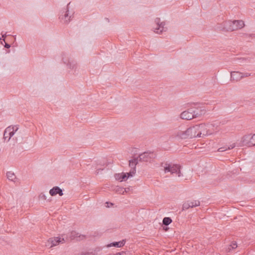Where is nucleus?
Here are the masks:
<instances>
[{
    "label": "nucleus",
    "instance_id": "bb28decb",
    "mask_svg": "<svg viewBox=\"0 0 255 255\" xmlns=\"http://www.w3.org/2000/svg\"><path fill=\"white\" fill-rule=\"evenodd\" d=\"M251 74L249 73H242L243 78L251 76Z\"/></svg>",
    "mask_w": 255,
    "mask_h": 255
},
{
    "label": "nucleus",
    "instance_id": "4be33fe9",
    "mask_svg": "<svg viewBox=\"0 0 255 255\" xmlns=\"http://www.w3.org/2000/svg\"><path fill=\"white\" fill-rule=\"evenodd\" d=\"M189 204H190V208H193L194 207H197L200 206V202L198 200L194 201H188Z\"/></svg>",
    "mask_w": 255,
    "mask_h": 255
},
{
    "label": "nucleus",
    "instance_id": "4c0bfd02",
    "mask_svg": "<svg viewBox=\"0 0 255 255\" xmlns=\"http://www.w3.org/2000/svg\"><path fill=\"white\" fill-rule=\"evenodd\" d=\"M106 204H107L108 205L109 204V202H106Z\"/></svg>",
    "mask_w": 255,
    "mask_h": 255
},
{
    "label": "nucleus",
    "instance_id": "f03ea898",
    "mask_svg": "<svg viewBox=\"0 0 255 255\" xmlns=\"http://www.w3.org/2000/svg\"><path fill=\"white\" fill-rule=\"evenodd\" d=\"M61 57L63 63L66 65L68 68L74 71L73 74H77L78 73L76 72V69L77 68L76 62L70 58L69 55L67 53H62Z\"/></svg>",
    "mask_w": 255,
    "mask_h": 255
},
{
    "label": "nucleus",
    "instance_id": "0eeeda50",
    "mask_svg": "<svg viewBox=\"0 0 255 255\" xmlns=\"http://www.w3.org/2000/svg\"><path fill=\"white\" fill-rule=\"evenodd\" d=\"M154 22L155 26L153 27V30L155 33L161 34L167 30V28L165 26V22H161L159 18H156Z\"/></svg>",
    "mask_w": 255,
    "mask_h": 255
},
{
    "label": "nucleus",
    "instance_id": "6e6552de",
    "mask_svg": "<svg viewBox=\"0 0 255 255\" xmlns=\"http://www.w3.org/2000/svg\"><path fill=\"white\" fill-rule=\"evenodd\" d=\"M18 128L17 126H9L5 128L3 133V139L5 141H9L11 137L17 131Z\"/></svg>",
    "mask_w": 255,
    "mask_h": 255
},
{
    "label": "nucleus",
    "instance_id": "393cba45",
    "mask_svg": "<svg viewBox=\"0 0 255 255\" xmlns=\"http://www.w3.org/2000/svg\"><path fill=\"white\" fill-rule=\"evenodd\" d=\"M190 208V204L188 201L185 202L182 205V210H186Z\"/></svg>",
    "mask_w": 255,
    "mask_h": 255
},
{
    "label": "nucleus",
    "instance_id": "2f4dec72",
    "mask_svg": "<svg viewBox=\"0 0 255 255\" xmlns=\"http://www.w3.org/2000/svg\"><path fill=\"white\" fill-rule=\"evenodd\" d=\"M123 253H124V252H118V253H117L116 254H114L113 255H122V254Z\"/></svg>",
    "mask_w": 255,
    "mask_h": 255
},
{
    "label": "nucleus",
    "instance_id": "473e14b6",
    "mask_svg": "<svg viewBox=\"0 0 255 255\" xmlns=\"http://www.w3.org/2000/svg\"><path fill=\"white\" fill-rule=\"evenodd\" d=\"M40 196V197L43 198L44 199H46L45 196L44 194H41Z\"/></svg>",
    "mask_w": 255,
    "mask_h": 255
},
{
    "label": "nucleus",
    "instance_id": "423d86ee",
    "mask_svg": "<svg viewBox=\"0 0 255 255\" xmlns=\"http://www.w3.org/2000/svg\"><path fill=\"white\" fill-rule=\"evenodd\" d=\"M156 157V154L153 151H145L140 154L137 157L139 161L151 162Z\"/></svg>",
    "mask_w": 255,
    "mask_h": 255
},
{
    "label": "nucleus",
    "instance_id": "20e7f679",
    "mask_svg": "<svg viewBox=\"0 0 255 255\" xmlns=\"http://www.w3.org/2000/svg\"><path fill=\"white\" fill-rule=\"evenodd\" d=\"M213 127L212 124H200L198 125L199 137L212 134L213 133Z\"/></svg>",
    "mask_w": 255,
    "mask_h": 255
},
{
    "label": "nucleus",
    "instance_id": "9d476101",
    "mask_svg": "<svg viewBox=\"0 0 255 255\" xmlns=\"http://www.w3.org/2000/svg\"><path fill=\"white\" fill-rule=\"evenodd\" d=\"M232 21H225L221 24H218L217 28L219 30L229 31H232Z\"/></svg>",
    "mask_w": 255,
    "mask_h": 255
},
{
    "label": "nucleus",
    "instance_id": "e433bc0d",
    "mask_svg": "<svg viewBox=\"0 0 255 255\" xmlns=\"http://www.w3.org/2000/svg\"><path fill=\"white\" fill-rule=\"evenodd\" d=\"M110 204L111 205H113V203H110Z\"/></svg>",
    "mask_w": 255,
    "mask_h": 255
},
{
    "label": "nucleus",
    "instance_id": "b1692460",
    "mask_svg": "<svg viewBox=\"0 0 255 255\" xmlns=\"http://www.w3.org/2000/svg\"><path fill=\"white\" fill-rule=\"evenodd\" d=\"M237 247V244L236 242H233L228 248V252H230L231 250L236 249Z\"/></svg>",
    "mask_w": 255,
    "mask_h": 255
},
{
    "label": "nucleus",
    "instance_id": "7ed1b4c3",
    "mask_svg": "<svg viewBox=\"0 0 255 255\" xmlns=\"http://www.w3.org/2000/svg\"><path fill=\"white\" fill-rule=\"evenodd\" d=\"M161 166L164 167L165 173L170 172L171 174L176 173L178 177L182 176L180 171L181 166L179 164L166 162L164 163V165H163V163H162Z\"/></svg>",
    "mask_w": 255,
    "mask_h": 255
},
{
    "label": "nucleus",
    "instance_id": "412c9836",
    "mask_svg": "<svg viewBox=\"0 0 255 255\" xmlns=\"http://www.w3.org/2000/svg\"><path fill=\"white\" fill-rule=\"evenodd\" d=\"M235 146H236L235 143H233V144L230 145V146H228V147H220L218 149V151L219 152H223L224 151L227 150V149H233V148H234L235 147Z\"/></svg>",
    "mask_w": 255,
    "mask_h": 255
},
{
    "label": "nucleus",
    "instance_id": "72a5a7b5",
    "mask_svg": "<svg viewBox=\"0 0 255 255\" xmlns=\"http://www.w3.org/2000/svg\"><path fill=\"white\" fill-rule=\"evenodd\" d=\"M129 190V188H127L125 189V192H128V191Z\"/></svg>",
    "mask_w": 255,
    "mask_h": 255
},
{
    "label": "nucleus",
    "instance_id": "1a4fd4ad",
    "mask_svg": "<svg viewBox=\"0 0 255 255\" xmlns=\"http://www.w3.org/2000/svg\"><path fill=\"white\" fill-rule=\"evenodd\" d=\"M64 242V238H60L59 237H53L49 239V240L46 243L45 246L48 248H51L58 245L60 243H63Z\"/></svg>",
    "mask_w": 255,
    "mask_h": 255
},
{
    "label": "nucleus",
    "instance_id": "f257e3e1",
    "mask_svg": "<svg viewBox=\"0 0 255 255\" xmlns=\"http://www.w3.org/2000/svg\"><path fill=\"white\" fill-rule=\"evenodd\" d=\"M205 113V110L200 108L192 107L183 112L180 114V118L186 120H190L200 117Z\"/></svg>",
    "mask_w": 255,
    "mask_h": 255
},
{
    "label": "nucleus",
    "instance_id": "cd10ccee",
    "mask_svg": "<svg viewBox=\"0 0 255 255\" xmlns=\"http://www.w3.org/2000/svg\"><path fill=\"white\" fill-rule=\"evenodd\" d=\"M81 255H95V254H93V252H87L82 253Z\"/></svg>",
    "mask_w": 255,
    "mask_h": 255
},
{
    "label": "nucleus",
    "instance_id": "a878e982",
    "mask_svg": "<svg viewBox=\"0 0 255 255\" xmlns=\"http://www.w3.org/2000/svg\"><path fill=\"white\" fill-rule=\"evenodd\" d=\"M241 61V63H243L244 61H250V59L249 58H242L239 59Z\"/></svg>",
    "mask_w": 255,
    "mask_h": 255
},
{
    "label": "nucleus",
    "instance_id": "9b49d317",
    "mask_svg": "<svg viewBox=\"0 0 255 255\" xmlns=\"http://www.w3.org/2000/svg\"><path fill=\"white\" fill-rule=\"evenodd\" d=\"M139 159L137 157L129 160V166L131 168L129 172V176H133L135 174L136 172V165Z\"/></svg>",
    "mask_w": 255,
    "mask_h": 255
},
{
    "label": "nucleus",
    "instance_id": "4468645a",
    "mask_svg": "<svg viewBox=\"0 0 255 255\" xmlns=\"http://www.w3.org/2000/svg\"><path fill=\"white\" fill-rule=\"evenodd\" d=\"M245 25L244 22L241 20H235L232 21V31L236 30L243 28Z\"/></svg>",
    "mask_w": 255,
    "mask_h": 255
},
{
    "label": "nucleus",
    "instance_id": "7c9ffc66",
    "mask_svg": "<svg viewBox=\"0 0 255 255\" xmlns=\"http://www.w3.org/2000/svg\"><path fill=\"white\" fill-rule=\"evenodd\" d=\"M245 35H246V36L248 37H255V34H250V35H248L247 34H245Z\"/></svg>",
    "mask_w": 255,
    "mask_h": 255
},
{
    "label": "nucleus",
    "instance_id": "f3484780",
    "mask_svg": "<svg viewBox=\"0 0 255 255\" xmlns=\"http://www.w3.org/2000/svg\"><path fill=\"white\" fill-rule=\"evenodd\" d=\"M176 135L182 139L189 138V132H187V128L185 130H182L181 128L180 130H178L177 131Z\"/></svg>",
    "mask_w": 255,
    "mask_h": 255
},
{
    "label": "nucleus",
    "instance_id": "aec40b11",
    "mask_svg": "<svg viewBox=\"0 0 255 255\" xmlns=\"http://www.w3.org/2000/svg\"><path fill=\"white\" fill-rule=\"evenodd\" d=\"M6 176L9 180L13 181L14 183L16 182L17 178L13 172H12L11 171L7 172Z\"/></svg>",
    "mask_w": 255,
    "mask_h": 255
},
{
    "label": "nucleus",
    "instance_id": "dca6fc26",
    "mask_svg": "<svg viewBox=\"0 0 255 255\" xmlns=\"http://www.w3.org/2000/svg\"><path fill=\"white\" fill-rule=\"evenodd\" d=\"M132 177V176H129V173H124L122 172L121 174H116L115 178L117 180L121 181L127 180L129 177Z\"/></svg>",
    "mask_w": 255,
    "mask_h": 255
},
{
    "label": "nucleus",
    "instance_id": "39448f33",
    "mask_svg": "<svg viewBox=\"0 0 255 255\" xmlns=\"http://www.w3.org/2000/svg\"><path fill=\"white\" fill-rule=\"evenodd\" d=\"M70 4V2L67 4L66 8L63 9L60 12L59 18L60 21L63 23H68L71 21L73 15V13L70 14L69 12V6Z\"/></svg>",
    "mask_w": 255,
    "mask_h": 255
},
{
    "label": "nucleus",
    "instance_id": "f8f14e48",
    "mask_svg": "<svg viewBox=\"0 0 255 255\" xmlns=\"http://www.w3.org/2000/svg\"><path fill=\"white\" fill-rule=\"evenodd\" d=\"M187 132H189V138L199 137L198 125L190 127L187 128Z\"/></svg>",
    "mask_w": 255,
    "mask_h": 255
},
{
    "label": "nucleus",
    "instance_id": "5701e85b",
    "mask_svg": "<svg viewBox=\"0 0 255 255\" xmlns=\"http://www.w3.org/2000/svg\"><path fill=\"white\" fill-rule=\"evenodd\" d=\"M172 219L170 217H164L162 220V224L164 225L168 226L172 223Z\"/></svg>",
    "mask_w": 255,
    "mask_h": 255
},
{
    "label": "nucleus",
    "instance_id": "a211bd4d",
    "mask_svg": "<svg viewBox=\"0 0 255 255\" xmlns=\"http://www.w3.org/2000/svg\"><path fill=\"white\" fill-rule=\"evenodd\" d=\"M49 193L52 196H55L57 194H59L60 196L63 195L62 190L58 186H55L50 189Z\"/></svg>",
    "mask_w": 255,
    "mask_h": 255
},
{
    "label": "nucleus",
    "instance_id": "6ab92c4d",
    "mask_svg": "<svg viewBox=\"0 0 255 255\" xmlns=\"http://www.w3.org/2000/svg\"><path fill=\"white\" fill-rule=\"evenodd\" d=\"M126 243V240H123L122 241H119V242H113L110 244H108L107 247L108 248L114 247L116 248H121L123 247Z\"/></svg>",
    "mask_w": 255,
    "mask_h": 255
},
{
    "label": "nucleus",
    "instance_id": "2eb2a0df",
    "mask_svg": "<svg viewBox=\"0 0 255 255\" xmlns=\"http://www.w3.org/2000/svg\"><path fill=\"white\" fill-rule=\"evenodd\" d=\"M242 78V73L238 71H233L231 72V81H238Z\"/></svg>",
    "mask_w": 255,
    "mask_h": 255
},
{
    "label": "nucleus",
    "instance_id": "c756f323",
    "mask_svg": "<svg viewBox=\"0 0 255 255\" xmlns=\"http://www.w3.org/2000/svg\"><path fill=\"white\" fill-rule=\"evenodd\" d=\"M10 44L6 43H5L4 47H5L6 48H10Z\"/></svg>",
    "mask_w": 255,
    "mask_h": 255
},
{
    "label": "nucleus",
    "instance_id": "c9c22d12",
    "mask_svg": "<svg viewBox=\"0 0 255 255\" xmlns=\"http://www.w3.org/2000/svg\"><path fill=\"white\" fill-rule=\"evenodd\" d=\"M2 41H3V38H0V41L1 42V43H2Z\"/></svg>",
    "mask_w": 255,
    "mask_h": 255
},
{
    "label": "nucleus",
    "instance_id": "f704fd0d",
    "mask_svg": "<svg viewBox=\"0 0 255 255\" xmlns=\"http://www.w3.org/2000/svg\"><path fill=\"white\" fill-rule=\"evenodd\" d=\"M103 169H101V170H102ZM101 170V169H97L96 172H97V173L98 174L99 173V171Z\"/></svg>",
    "mask_w": 255,
    "mask_h": 255
},
{
    "label": "nucleus",
    "instance_id": "c85d7f7f",
    "mask_svg": "<svg viewBox=\"0 0 255 255\" xmlns=\"http://www.w3.org/2000/svg\"><path fill=\"white\" fill-rule=\"evenodd\" d=\"M1 36H2V38H3V41H5V38L6 37V33H3V32H2L1 33Z\"/></svg>",
    "mask_w": 255,
    "mask_h": 255
},
{
    "label": "nucleus",
    "instance_id": "ddd939ff",
    "mask_svg": "<svg viewBox=\"0 0 255 255\" xmlns=\"http://www.w3.org/2000/svg\"><path fill=\"white\" fill-rule=\"evenodd\" d=\"M243 143L248 146H253L255 145V134L252 136L246 135L244 137Z\"/></svg>",
    "mask_w": 255,
    "mask_h": 255
}]
</instances>
